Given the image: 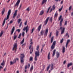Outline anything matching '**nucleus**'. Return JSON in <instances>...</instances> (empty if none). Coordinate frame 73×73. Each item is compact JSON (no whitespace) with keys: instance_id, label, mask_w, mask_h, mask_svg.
I'll return each mask as SVG.
<instances>
[{"instance_id":"obj_1","label":"nucleus","mask_w":73,"mask_h":73,"mask_svg":"<svg viewBox=\"0 0 73 73\" xmlns=\"http://www.w3.org/2000/svg\"><path fill=\"white\" fill-rule=\"evenodd\" d=\"M11 13V9H9V11H8V15L7 16V18H5V19L3 21V26H4L5 22V20H7L8 19H9V16L10 15V14Z\"/></svg>"},{"instance_id":"obj_2","label":"nucleus","mask_w":73,"mask_h":73,"mask_svg":"<svg viewBox=\"0 0 73 73\" xmlns=\"http://www.w3.org/2000/svg\"><path fill=\"white\" fill-rule=\"evenodd\" d=\"M35 60L37 61L38 60V57H39L40 55V52L39 51H36L35 52Z\"/></svg>"},{"instance_id":"obj_3","label":"nucleus","mask_w":73,"mask_h":73,"mask_svg":"<svg viewBox=\"0 0 73 73\" xmlns=\"http://www.w3.org/2000/svg\"><path fill=\"white\" fill-rule=\"evenodd\" d=\"M17 44L16 43H15L13 45V50L15 51H16V49H17Z\"/></svg>"},{"instance_id":"obj_4","label":"nucleus","mask_w":73,"mask_h":73,"mask_svg":"<svg viewBox=\"0 0 73 73\" xmlns=\"http://www.w3.org/2000/svg\"><path fill=\"white\" fill-rule=\"evenodd\" d=\"M56 41H54L53 42V43L51 46V48L52 49H54L55 48V46L56 45Z\"/></svg>"},{"instance_id":"obj_5","label":"nucleus","mask_w":73,"mask_h":73,"mask_svg":"<svg viewBox=\"0 0 73 73\" xmlns=\"http://www.w3.org/2000/svg\"><path fill=\"white\" fill-rule=\"evenodd\" d=\"M20 2V0H18V1H17V2L15 6V7H16L17 8L18 7Z\"/></svg>"},{"instance_id":"obj_6","label":"nucleus","mask_w":73,"mask_h":73,"mask_svg":"<svg viewBox=\"0 0 73 73\" xmlns=\"http://www.w3.org/2000/svg\"><path fill=\"white\" fill-rule=\"evenodd\" d=\"M60 29L61 30V34H63L65 32V28H63L62 27H60Z\"/></svg>"},{"instance_id":"obj_7","label":"nucleus","mask_w":73,"mask_h":73,"mask_svg":"<svg viewBox=\"0 0 73 73\" xmlns=\"http://www.w3.org/2000/svg\"><path fill=\"white\" fill-rule=\"evenodd\" d=\"M28 27L27 26L26 27H24L23 29V30L24 31H25L26 30V33H27L28 32V31L29 30V29H28Z\"/></svg>"},{"instance_id":"obj_8","label":"nucleus","mask_w":73,"mask_h":73,"mask_svg":"<svg viewBox=\"0 0 73 73\" xmlns=\"http://www.w3.org/2000/svg\"><path fill=\"white\" fill-rule=\"evenodd\" d=\"M17 10H16L15 12L13 14V18H15L16 16L17 15Z\"/></svg>"},{"instance_id":"obj_9","label":"nucleus","mask_w":73,"mask_h":73,"mask_svg":"<svg viewBox=\"0 0 73 73\" xmlns=\"http://www.w3.org/2000/svg\"><path fill=\"white\" fill-rule=\"evenodd\" d=\"M49 17H48L47 19H46V20H45V21H44V24L45 25H46V24L47 23V22H48Z\"/></svg>"},{"instance_id":"obj_10","label":"nucleus","mask_w":73,"mask_h":73,"mask_svg":"<svg viewBox=\"0 0 73 73\" xmlns=\"http://www.w3.org/2000/svg\"><path fill=\"white\" fill-rule=\"evenodd\" d=\"M51 7V6H50V7L49 8L47 11V13L49 11V13H50L52 11L53 9H50Z\"/></svg>"},{"instance_id":"obj_11","label":"nucleus","mask_w":73,"mask_h":73,"mask_svg":"<svg viewBox=\"0 0 73 73\" xmlns=\"http://www.w3.org/2000/svg\"><path fill=\"white\" fill-rule=\"evenodd\" d=\"M48 29H46V30L45 33H44V35L46 36L48 32Z\"/></svg>"},{"instance_id":"obj_12","label":"nucleus","mask_w":73,"mask_h":73,"mask_svg":"<svg viewBox=\"0 0 73 73\" xmlns=\"http://www.w3.org/2000/svg\"><path fill=\"white\" fill-rule=\"evenodd\" d=\"M15 29V27H13L12 30H11V35H12L13 34V32H14Z\"/></svg>"},{"instance_id":"obj_13","label":"nucleus","mask_w":73,"mask_h":73,"mask_svg":"<svg viewBox=\"0 0 73 73\" xmlns=\"http://www.w3.org/2000/svg\"><path fill=\"white\" fill-rule=\"evenodd\" d=\"M21 60V64H23V63L24 62V60L23 58H20Z\"/></svg>"},{"instance_id":"obj_14","label":"nucleus","mask_w":73,"mask_h":73,"mask_svg":"<svg viewBox=\"0 0 73 73\" xmlns=\"http://www.w3.org/2000/svg\"><path fill=\"white\" fill-rule=\"evenodd\" d=\"M44 11L43 10H42L40 12V13H39V15H43L44 13Z\"/></svg>"},{"instance_id":"obj_15","label":"nucleus","mask_w":73,"mask_h":73,"mask_svg":"<svg viewBox=\"0 0 73 73\" xmlns=\"http://www.w3.org/2000/svg\"><path fill=\"white\" fill-rule=\"evenodd\" d=\"M56 57L57 58H59V56H60V53L58 52H57L56 53Z\"/></svg>"},{"instance_id":"obj_16","label":"nucleus","mask_w":73,"mask_h":73,"mask_svg":"<svg viewBox=\"0 0 73 73\" xmlns=\"http://www.w3.org/2000/svg\"><path fill=\"white\" fill-rule=\"evenodd\" d=\"M73 64L72 62H71L70 63H69L68 64L67 67L68 68H69L70 66H71Z\"/></svg>"},{"instance_id":"obj_17","label":"nucleus","mask_w":73,"mask_h":73,"mask_svg":"<svg viewBox=\"0 0 73 73\" xmlns=\"http://www.w3.org/2000/svg\"><path fill=\"white\" fill-rule=\"evenodd\" d=\"M4 33V31H2L0 33V37H1L3 34Z\"/></svg>"},{"instance_id":"obj_18","label":"nucleus","mask_w":73,"mask_h":73,"mask_svg":"<svg viewBox=\"0 0 73 73\" xmlns=\"http://www.w3.org/2000/svg\"><path fill=\"white\" fill-rule=\"evenodd\" d=\"M47 0H42V5H43L44 3H46Z\"/></svg>"},{"instance_id":"obj_19","label":"nucleus","mask_w":73,"mask_h":73,"mask_svg":"<svg viewBox=\"0 0 73 73\" xmlns=\"http://www.w3.org/2000/svg\"><path fill=\"white\" fill-rule=\"evenodd\" d=\"M25 57V55L23 54H21L20 58H23Z\"/></svg>"},{"instance_id":"obj_20","label":"nucleus","mask_w":73,"mask_h":73,"mask_svg":"<svg viewBox=\"0 0 73 73\" xmlns=\"http://www.w3.org/2000/svg\"><path fill=\"white\" fill-rule=\"evenodd\" d=\"M63 19H61L60 22V26H61L62 25V22L63 21Z\"/></svg>"},{"instance_id":"obj_21","label":"nucleus","mask_w":73,"mask_h":73,"mask_svg":"<svg viewBox=\"0 0 73 73\" xmlns=\"http://www.w3.org/2000/svg\"><path fill=\"white\" fill-rule=\"evenodd\" d=\"M5 12V9L4 8L3 10L2 11V15H4Z\"/></svg>"},{"instance_id":"obj_22","label":"nucleus","mask_w":73,"mask_h":73,"mask_svg":"<svg viewBox=\"0 0 73 73\" xmlns=\"http://www.w3.org/2000/svg\"><path fill=\"white\" fill-rule=\"evenodd\" d=\"M56 50H54V51H53V54H52V56H54L55 54V52H56Z\"/></svg>"},{"instance_id":"obj_23","label":"nucleus","mask_w":73,"mask_h":73,"mask_svg":"<svg viewBox=\"0 0 73 73\" xmlns=\"http://www.w3.org/2000/svg\"><path fill=\"white\" fill-rule=\"evenodd\" d=\"M41 27V25H39V26L38 27V30L39 31L40 30Z\"/></svg>"},{"instance_id":"obj_24","label":"nucleus","mask_w":73,"mask_h":73,"mask_svg":"<svg viewBox=\"0 0 73 73\" xmlns=\"http://www.w3.org/2000/svg\"><path fill=\"white\" fill-rule=\"evenodd\" d=\"M44 32V31H43V30L41 31L40 33L42 35H43Z\"/></svg>"},{"instance_id":"obj_25","label":"nucleus","mask_w":73,"mask_h":73,"mask_svg":"<svg viewBox=\"0 0 73 73\" xmlns=\"http://www.w3.org/2000/svg\"><path fill=\"white\" fill-rule=\"evenodd\" d=\"M35 30V28H33L32 29V30H31V33L32 34L33 33V31Z\"/></svg>"},{"instance_id":"obj_26","label":"nucleus","mask_w":73,"mask_h":73,"mask_svg":"<svg viewBox=\"0 0 73 73\" xmlns=\"http://www.w3.org/2000/svg\"><path fill=\"white\" fill-rule=\"evenodd\" d=\"M48 60H49L50 59V52H49L48 54Z\"/></svg>"},{"instance_id":"obj_27","label":"nucleus","mask_w":73,"mask_h":73,"mask_svg":"<svg viewBox=\"0 0 73 73\" xmlns=\"http://www.w3.org/2000/svg\"><path fill=\"white\" fill-rule=\"evenodd\" d=\"M65 46H63V50H62V52L63 53H64V52H65Z\"/></svg>"},{"instance_id":"obj_28","label":"nucleus","mask_w":73,"mask_h":73,"mask_svg":"<svg viewBox=\"0 0 73 73\" xmlns=\"http://www.w3.org/2000/svg\"><path fill=\"white\" fill-rule=\"evenodd\" d=\"M33 69V66H32L31 68L30 71L31 72H32V70Z\"/></svg>"},{"instance_id":"obj_29","label":"nucleus","mask_w":73,"mask_h":73,"mask_svg":"<svg viewBox=\"0 0 73 73\" xmlns=\"http://www.w3.org/2000/svg\"><path fill=\"white\" fill-rule=\"evenodd\" d=\"M50 65H49V66L47 68V71H48L49 70L50 67Z\"/></svg>"},{"instance_id":"obj_30","label":"nucleus","mask_w":73,"mask_h":73,"mask_svg":"<svg viewBox=\"0 0 73 73\" xmlns=\"http://www.w3.org/2000/svg\"><path fill=\"white\" fill-rule=\"evenodd\" d=\"M17 37V35H14V40H15Z\"/></svg>"},{"instance_id":"obj_31","label":"nucleus","mask_w":73,"mask_h":73,"mask_svg":"<svg viewBox=\"0 0 73 73\" xmlns=\"http://www.w3.org/2000/svg\"><path fill=\"white\" fill-rule=\"evenodd\" d=\"M24 42V38L23 39V40H22V41L21 42V44H23V43Z\"/></svg>"},{"instance_id":"obj_32","label":"nucleus","mask_w":73,"mask_h":73,"mask_svg":"<svg viewBox=\"0 0 73 73\" xmlns=\"http://www.w3.org/2000/svg\"><path fill=\"white\" fill-rule=\"evenodd\" d=\"M54 38V37L53 36H52L51 38V43H52L53 41V38Z\"/></svg>"},{"instance_id":"obj_33","label":"nucleus","mask_w":73,"mask_h":73,"mask_svg":"<svg viewBox=\"0 0 73 73\" xmlns=\"http://www.w3.org/2000/svg\"><path fill=\"white\" fill-rule=\"evenodd\" d=\"M58 15V13H56L54 15V17H57Z\"/></svg>"},{"instance_id":"obj_34","label":"nucleus","mask_w":73,"mask_h":73,"mask_svg":"<svg viewBox=\"0 0 73 73\" xmlns=\"http://www.w3.org/2000/svg\"><path fill=\"white\" fill-rule=\"evenodd\" d=\"M14 63L13 62H12V61H11L10 62V64L11 65H12Z\"/></svg>"},{"instance_id":"obj_35","label":"nucleus","mask_w":73,"mask_h":73,"mask_svg":"<svg viewBox=\"0 0 73 73\" xmlns=\"http://www.w3.org/2000/svg\"><path fill=\"white\" fill-rule=\"evenodd\" d=\"M33 57L32 56H31L30 58V61H33Z\"/></svg>"},{"instance_id":"obj_36","label":"nucleus","mask_w":73,"mask_h":73,"mask_svg":"<svg viewBox=\"0 0 73 73\" xmlns=\"http://www.w3.org/2000/svg\"><path fill=\"white\" fill-rule=\"evenodd\" d=\"M5 64V63L4 62V60H3V63H1V65H2L3 66H4Z\"/></svg>"},{"instance_id":"obj_37","label":"nucleus","mask_w":73,"mask_h":73,"mask_svg":"<svg viewBox=\"0 0 73 73\" xmlns=\"http://www.w3.org/2000/svg\"><path fill=\"white\" fill-rule=\"evenodd\" d=\"M58 33L59 32L58 31H57L56 33V36H58Z\"/></svg>"},{"instance_id":"obj_38","label":"nucleus","mask_w":73,"mask_h":73,"mask_svg":"<svg viewBox=\"0 0 73 73\" xmlns=\"http://www.w3.org/2000/svg\"><path fill=\"white\" fill-rule=\"evenodd\" d=\"M62 8H63V6H62V7H61L60 9H59V11L60 12L62 10Z\"/></svg>"},{"instance_id":"obj_39","label":"nucleus","mask_w":73,"mask_h":73,"mask_svg":"<svg viewBox=\"0 0 73 73\" xmlns=\"http://www.w3.org/2000/svg\"><path fill=\"white\" fill-rule=\"evenodd\" d=\"M53 69V65L52 64V66H51V70H52Z\"/></svg>"},{"instance_id":"obj_40","label":"nucleus","mask_w":73,"mask_h":73,"mask_svg":"<svg viewBox=\"0 0 73 73\" xmlns=\"http://www.w3.org/2000/svg\"><path fill=\"white\" fill-rule=\"evenodd\" d=\"M30 42H31L30 44H33V40L32 39H31Z\"/></svg>"},{"instance_id":"obj_41","label":"nucleus","mask_w":73,"mask_h":73,"mask_svg":"<svg viewBox=\"0 0 73 73\" xmlns=\"http://www.w3.org/2000/svg\"><path fill=\"white\" fill-rule=\"evenodd\" d=\"M18 23L19 24V23L21 21V19H19L18 20Z\"/></svg>"},{"instance_id":"obj_42","label":"nucleus","mask_w":73,"mask_h":73,"mask_svg":"<svg viewBox=\"0 0 73 73\" xmlns=\"http://www.w3.org/2000/svg\"><path fill=\"white\" fill-rule=\"evenodd\" d=\"M22 6V4L21 3L20 5V6L19 8V10L21 8Z\"/></svg>"},{"instance_id":"obj_43","label":"nucleus","mask_w":73,"mask_h":73,"mask_svg":"<svg viewBox=\"0 0 73 73\" xmlns=\"http://www.w3.org/2000/svg\"><path fill=\"white\" fill-rule=\"evenodd\" d=\"M63 40H64L63 39V38L62 39V40H60V43H62L63 42Z\"/></svg>"},{"instance_id":"obj_44","label":"nucleus","mask_w":73,"mask_h":73,"mask_svg":"<svg viewBox=\"0 0 73 73\" xmlns=\"http://www.w3.org/2000/svg\"><path fill=\"white\" fill-rule=\"evenodd\" d=\"M52 35V32H51L50 33V35H49V36L50 38L51 37Z\"/></svg>"},{"instance_id":"obj_45","label":"nucleus","mask_w":73,"mask_h":73,"mask_svg":"<svg viewBox=\"0 0 73 73\" xmlns=\"http://www.w3.org/2000/svg\"><path fill=\"white\" fill-rule=\"evenodd\" d=\"M70 42V40H68L66 44H68V43L69 42Z\"/></svg>"},{"instance_id":"obj_46","label":"nucleus","mask_w":73,"mask_h":73,"mask_svg":"<svg viewBox=\"0 0 73 73\" xmlns=\"http://www.w3.org/2000/svg\"><path fill=\"white\" fill-rule=\"evenodd\" d=\"M16 59H14L13 61V62L15 63H16Z\"/></svg>"},{"instance_id":"obj_47","label":"nucleus","mask_w":73,"mask_h":73,"mask_svg":"<svg viewBox=\"0 0 73 73\" xmlns=\"http://www.w3.org/2000/svg\"><path fill=\"white\" fill-rule=\"evenodd\" d=\"M62 17V16L61 15L60 16V17H59V21L61 19Z\"/></svg>"},{"instance_id":"obj_48","label":"nucleus","mask_w":73,"mask_h":73,"mask_svg":"<svg viewBox=\"0 0 73 73\" xmlns=\"http://www.w3.org/2000/svg\"><path fill=\"white\" fill-rule=\"evenodd\" d=\"M52 8H53V10H54V9H55V5H54L53 6V7H52Z\"/></svg>"},{"instance_id":"obj_49","label":"nucleus","mask_w":73,"mask_h":73,"mask_svg":"<svg viewBox=\"0 0 73 73\" xmlns=\"http://www.w3.org/2000/svg\"><path fill=\"white\" fill-rule=\"evenodd\" d=\"M39 46H38L37 48H36V50H38L39 49Z\"/></svg>"},{"instance_id":"obj_50","label":"nucleus","mask_w":73,"mask_h":73,"mask_svg":"<svg viewBox=\"0 0 73 73\" xmlns=\"http://www.w3.org/2000/svg\"><path fill=\"white\" fill-rule=\"evenodd\" d=\"M13 23V20H11L10 21V23H9V24H12Z\"/></svg>"},{"instance_id":"obj_51","label":"nucleus","mask_w":73,"mask_h":73,"mask_svg":"<svg viewBox=\"0 0 73 73\" xmlns=\"http://www.w3.org/2000/svg\"><path fill=\"white\" fill-rule=\"evenodd\" d=\"M21 34H20V35H19V37H18L19 38H20V37H21Z\"/></svg>"},{"instance_id":"obj_52","label":"nucleus","mask_w":73,"mask_h":73,"mask_svg":"<svg viewBox=\"0 0 73 73\" xmlns=\"http://www.w3.org/2000/svg\"><path fill=\"white\" fill-rule=\"evenodd\" d=\"M24 35H25V32H23V33H22V36H24Z\"/></svg>"},{"instance_id":"obj_53","label":"nucleus","mask_w":73,"mask_h":73,"mask_svg":"<svg viewBox=\"0 0 73 73\" xmlns=\"http://www.w3.org/2000/svg\"><path fill=\"white\" fill-rule=\"evenodd\" d=\"M67 24V21H66L64 23V25H66Z\"/></svg>"},{"instance_id":"obj_54","label":"nucleus","mask_w":73,"mask_h":73,"mask_svg":"<svg viewBox=\"0 0 73 73\" xmlns=\"http://www.w3.org/2000/svg\"><path fill=\"white\" fill-rule=\"evenodd\" d=\"M16 31H18L19 32H20V29H18V30H17Z\"/></svg>"},{"instance_id":"obj_55","label":"nucleus","mask_w":73,"mask_h":73,"mask_svg":"<svg viewBox=\"0 0 73 73\" xmlns=\"http://www.w3.org/2000/svg\"><path fill=\"white\" fill-rule=\"evenodd\" d=\"M29 7L27 9V11H30V10L29 9Z\"/></svg>"},{"instance_id":"obj_56","label":"nucleus","mask_w":73,"mask_h":73,"mask_svg":"<svg viewBox=\"0 0 73 73\" xmlns=\"http://www.w3.org/2000/svg\"><path fill=\"white\" fill-rule=\"evenodd\" d=\"M52 17L51 18H50V21L52 22Z\"/></svg>"},{"instance_id":"obj_57","label":"nucleus","mask_w":73,"mask_h":73,"mask_svg":"<svg viewBox=\"0 0 73 73\" xmlns=\"http://www.w3.org/2000/svg\"><path fill=\"white\" fill-rule=\"evenodd\" d=\"M71 9H72V7L71 6H70L69 7V10H71Z\"/></svg>"},{"instance_id":"obj_58","label":"nucleus","mask_w":73,"mask_h":73,"mask_svg":"<svg viewBox=\"0 0 73 73\" xmlns=\"http://www.w3.org/2000/svg\"><path fill=\"white\" fill-rule=\"evenodd\" d=\"M3 68V67L2 66H0V71L1 69Z\"/></svg>"},{"instance_id":"obj_59","label":"nucleus","mask_w":73,"mask_h":73,"mask_svg":"<svg viewBox=\"0 0 73 73\" xmlns=\"http://www.w3.org/2000/svg\"><path fill=\"white\" fill-rule=\"evenodd\" d=\"M22 24V23H21L20 24V25L19 26V27H20L21 26Z\"/></svg>"},{"instance_id":"obj_60","label":"nucleus","mask_w":73,"mask_h":73,"mask_svg":"<svg viewBox=\"0 0 73 73\" xmlns=\"http://www.w3.org/2000/svg\"><path fill=\"white\" fill-rule=\"evenodd\" d=\"M66 36H68V37H69V36L68 35V33H66Z\"/></svg>"},{"instance_id":"obj_61","label":"nucleus","mask_w":73,"mask_h":73,"mask_svg":"<svg viewBox=\"0 0 73 73\" xmlns=\"http://www.w3.org/2000/svg\"><path fill=\"white\" fill-rule=\"evenodd\" d=\"M66 60L64 61V62L63 64H65L66 63Z\"/></svg>"},{"instance_id":"obj_62","label":"nucleus","mask_w":73,"mask_h":73,"mask_svg":"<svg viewBox=\"0 0 73 73\" xmlns=\"http://www.w3.org/2000/svg\"><path fill=\"white\" fill-rule=\"evenodd\" d=\"M6 70V68H5L4 70V71L5 72Z\"/></svg>"},{"instance_id":"obj_63","label":"nucleus","mask_w":73,"mask_h":73,"mask_svg":"<svg viewBox=\"0 0 73 73\" xmlns=\"http://www.w3.org/2000/svg\"><path fill=\"white\" fill-rule=\"evenodd\" d=\"M19 17V15H18V16L17 17V18L18 19Z\"/></svg>"},{"instance_id":"obj_64","label":"nucleus","mask_w":73,"mask_h":73,"mask_svg":"<svg viewBox=\"0 0 73 73\" xmlns=\"http://www.w3.org/2000/svg\"><path fill=\"white\" fill-rule=\"evenodd\" d=\"M71 15L72 16H73V12L72 13Z\"/></svg>"}]
</instances>
